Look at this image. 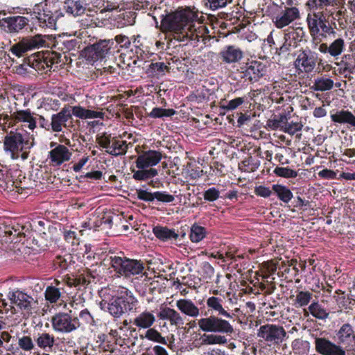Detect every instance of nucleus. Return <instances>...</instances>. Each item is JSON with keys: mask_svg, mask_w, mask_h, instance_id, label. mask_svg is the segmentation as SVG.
I'll return each instance as SVG.
<instances>
[{"mask_svg": "<svg viewBox=\"0 0 355 355\" xmlns=\"http://www.w3.org/2000/svg\"><path fill=\"white\" fill-rule=\"evenodd\" d=\"M198 15L190 10L177 11L164 17L161 21L164 31L173 33L175 40H198L207 28L197 19Z\"/></svg>", "mask_w": 355, "mask_h": 355, "instance_id": "f257e3e1", "label": "nucleus"}, {"mask_svg": "<svg viewBox=\"0 0 355 355\" xmlns=\"http://www.w3.org/2000/svg\"><path fill=\"white\" fill-rule=\"evenodd\" d=\"M33 135L26 130L10 131L4 138L3 148L6 152L10 153L12 159L21 158L26 159L30 149L34 146Z\"/></svg>", "mask_w": 355, "mask_h": 355, "instance_id": "f03ea898", "label": "nucleus"}, {"mask_svg": "<svg viewBox=\"0 0 355 355\" xmlns=\"http://www.w3.org/2000/svg\"><path fill=\"white\" fill-rule=\"evenodd\" d=\"M139 304L138 300L130 291L125 289L119 296L112 297L109 302H101V307L115 318H119L127 312H136Z\"/></svg>", "mask_w": 355, "mask_h": 355, "instance_id": "7ed1b4c3", "label": "nucleus"}, {"mask_svg": "<svg viewBox=\"0 0 355 355\" xmlns=\"http://www.w3.org/2000/svg\"><path fill=\"white\" fill-rule=\"evenodd\" d=\"M60 15L55 5L46 1L36 4L31 12L33 18L38 20L40 26L50 28H55L56 21Z\"/></svg>", "mask_w": 355, "mask_h": 355, "instance_id": "20e7f679", "label": "nucleus"}, {"mask_svg": "<svg viewBox=\"0 0 355 355\" xmlns=\"http://www.w3.org/2000/svg\"><path fill=\"white\" fill-rule=\"evenodd\" d=\"M198 325L205 332L223 334L228 336L234 332V327L229 321L214 315L198 320Z\"/></svg>", "mask_w": 355, "mask_h": 355, "instance_id": "39448f33", "label": "nucleus"}, {"mask_svg": "<svg viewBox=\"0 0 355 355\" xmlns=\"http://www.w3.org/2000/svg\"><path fill=\"white\" fill-rule=\"evenodd\" d=\"M290 112H288V114L279 112L277 114L273 113L267 120L266 127L271 130L279 129L290 135L295 134L302 129V125L301 123L291 120V117L288 116Z\"/></svg>", "mask_w": 355, "mask_h": 355, "instance_id": "423d86ee", "label": "nucleus"}, {"mask_svg": "<svg viewBox=\"0 0 355 355\" xmlns=\"http://www.w3.org/2000/svg\"><path fill=\"white\" fill-rule=\"evenodd\" d=\"M53 329L58 332L68 334L77 330L82 325L78 317L68 313L60 312L51 318Z\"/></svg>", "mask_w": 355, "mask_h": 355, "instance_id": "0eeeda50", "label": "nucleus"}, {"mask_svg": "<svg viewBox=\"0 0 355 355\" xmlns=\"http://www.w3.org/2000/svg\"><path fill=\"white\" fill-rule=\"evenodd\" d=\"M33 112H13L12 114L8 115L3 113L0 114V126L3 130L12 126L14 124L21 122L23 127H27L30 130H33L36 126V118Z\"/></svg>", "mask_w": 355, "mask_h": 355, "instance_id": "6e6552de", "label": "nucleus"}, {"mask_svg": "<svg viewBox=\"0 0 355 355\" xmlns=\"http://www.w3.org/2000/svg\"><path fill=\"white\" fill-rule=\"evenodd\" d=\"M114 44L113 40H100L85 49V57L87 60L93 62L103 60L111 53V49Z\"/></svg>", "mask_w": 355, "mask_h": 355, "instance_id": "1a4fd4ad", "label": "nucleus"}, {"mask_svg": "<svg viewBox=\"0 0 355 355\" xmlns=\"http://www.w3.org/2000/svg\"><path fill=\"white\" fill-rule=\"evenodd\" d=\"M257 336L272 344L282 343L287 334L282 326L267 324L259 327Z\"/></svg>", "mask_w": 355, "mask_h": 355, "instance_id": "9d476101", "label": "nucleus"}, {"mask_svg": "<svg viewBox=\"0 0 355 355\" xmlns=\"http://www.w3.org/2000/svg\"><path fill=\"white\" fill-rule=\"evenodd\" d=\"M46 40L41 35L23 38L20 42L10 48L11 52L17 57L22 56L28 51L39 49L45 45Z\"/></svg>", "mask_w": 355, "mask_h": 355, "instance_id": "9b49d317", "label": "nucleus"}, {"mask_svg": "<svg viewBox=\"0 0 355 355\" xmlns=\"http://www.w3.org/2000/svg\"><path fill=\"white\" fill-rule=\"evenodd\" d=\"M30 233L29 227L24 225L16 220L11 221L6 227L4 231L5 236L8 238V241L15 243L21 242L22 239L28 236Z\"/></svg>", "mask_w": 355, "mask_h": 355, "instance_id": "f8f14e48", "label": "nucleus"}, {"mask_svg": "<svg viewBox=\"0 0 355 355\" xmlns=\"http://www.w3.org/2000/svg\"><path fill=\"white\" fill-rule=\"evenodd\" d=\"M315 351L321 355H346L344 349L327 338H315Z\"/></svg>", "mask_w": 355, "mask_h": 355, "instance_id": "ddd939ff", "label": "nucleus"}, {"mask_svg": "<svg viewBox=\"0 0 355 355\" xmlns=\"http://www.w3.org/2000/svg\"><path fill=\"white\" fill-rule=\"evenodd\" d=\"M300 17V11L296 7L286 8L273 18L277 28H283Z\"/></svg>", "mask_w": 355, "mask_h": 355, "instance_id": "4468645a", "label": "nucleus"}, {"mask_svg": "<svg viewBox=\"0 0 355 355\" xmlns=\"http://www.w3.org/2000/svg\"><path fill=\"white\" fill-rule=\"evenodd\" d=\"M162 158V155L159 151L146 150L137 157L135 162L136 166L139 169L152 168V166L157 165Z\"/></svg>", "mask_w": 355, "mask_h": 355, "instance_id": "2eb2a0df", "label": "nucleus"}, {"mask_svg": "<svg viewBox=\"0 0 355 355\" xmlns=\"http://www.w3.org/2000/svg\"><path fill=\"white\" fill-rule=\"evenodd\" d=\"M8 296L11 303L17 305L21 310L27 313L31 311L33 298L31 296L19 290L10 291Z\"/></svg>", "mask_w": 355, "mask_h": 355, "instance_id": "dca6fc26", "label": "nucleus"}, {"mask_svg": "<svg viewBox=\"0 0 355 355\" xmlns=\"http://www.w3.org/2000/svg\"><path fill=\"white\" fill-rule=\"evenodd\" d=\"M318 50L322 53H329L331 57L337 59L345 51V42L343 38L339 37L329 45L327 43L320 44Z\"/></svg>", "mask_w": 355, "mask_h": 355, "instance_id": "f3484780", "label": "nucleus"}, {"mask_svg": "<svg viewBox=\"0 0 355 355\" xmlns=\"http://www.w3.org/2000/svg\"><path fill=\"white\" fill-rule=\"evenodd\" d=\"M336 336L340 344L346 347H355V331L350 324L345 323L343 324Z\"/></svg>", "mask_w": 355, "mask_h": 355, "instance_id": "a211bd4d", "label": "nucleus"}, {"mask_svg": "<svg viewBox=\"0 0 355 355\" xmlns=\"http://www.w3.org/2000/svg\"><path fill=\"white\" fill-rule=\"evenodd\" d=\"M71 153L67 147L59 144L49 152V158L54 166H60L63 162L70 159Z\"/></svg>", "mask_w": 355, "mask_h": 355, "instance_id": "6ab92c4d", "label": "nucleus"}, {"mask_svg": "<svg viewBox=\"0 0 355 355\" xmlns=\"http://www.w3.org/2000/svg\"><path fill=\"white\" fill-rule=\"evenodd\" d=\"M317 58L311 51H303L297 56L295 61L297 66L303 68L306 73L311 72L316 64Z\"/></svg>", "mask_w": 355, "mask_h": 355, "instance_id": "aec40b11", "label": "nucleus"}, {"mask_svg": "<svg viewBox=\"0 0 355 355\" xmlns=\"http://www.w3.org/2000/svg\"><path fill=\"white\" fill-rule=\"evenodd\" d=\"M155 316L153 311L145 310L136 315L132 323L139 329H148L155 322Z\"/></svg>", "mask_w": 355, "mask_h": 355, "instance_id": "412c9836", "label": "nucleus"}, {"mask_svg": "<svg viewBox=\"0 0 355 355\" xmlns=\"http://www.w3.org/2000/svg\"><path fill=\"white\" fill-rule=\"evenodd\" d=\"M28 19L23 16L9 17L2 20L3 26L10 33L19 32L28 24Z\"/></svg>", "mask_w": 355, "mask_h": 355, "instance_id": "4be33fe9", "label": "nucleus"}, {"mask_svg": "<svg viewBox=\"0 0 355 355\" xmlns=\"http://www.w3.org/2000/svg\"><path fill=\"white\" fill-rule=\"evenodd\" d=\"M178 309L183 314L191 318H197L200 315V309L189 299H180L176 302Z\"/></svg>", "mask_w": 355, "mask_h": 355, "instance_id": "5701e85b", "label": "nucleus"}, {"mask_svg": "<svg viewBox=\"0 0 355 355\" xmlns=\"http://www.w3.org/2000/svg\"><path fill=\"white\" fill-rule=\"evenodd\" d=\"M304 35L302 28H298L295 30L285 34V42L281 46L282 51H288L291 47L295 48L297 46L298 42H300Z\"/></svg>", "mask_w": 355, "mask_h": 355, "instance_id": "b1692460", "label": "nucleus"}, {"mask_svg": "<svg viewBox=\"0 0 355 355\" xmlns=\"http://www.w3.org/2000/svg\"><path fill=\"white\" fill-rule=\"evenodd\" d=\"M157 317L160 320H168L171 325L178 326L184 324V320L180 314L175 309L169 307L161 309Z\"/></svg>", "mask_w": 355, "mask_h": 355, "instance_id": "393cba45", "label": "nucleus"}, {"mask_svg": "<svg viewBox=\"0 0 355 355\" xmlns=\"http://www.w3.org/2000/svg\"><path fill=\"white\" fill-rule=\"evenodd\" d=\"M223 302L224 299L223 297L215 296L209 297L206 301L209 311L218 313V315L227 318H232V315L223 308Z\"/></svg>", "mask_w": 355, "mask_h": 355, "instance_id": "a878e982", "label": "nucleus"}, {"mask_svg": "<svg viewBox=\"0 0 355 355\" xmlns=\"http://www.w3.org/2000/svg\"><path fill=\"white\" fill-rule=\"evenodd\" d=\"M36 345L45 352H50L55 345V339L53 335L46 332L40 333L35 338Z\"/></svg>", "mask_w": 355, "mask_h": 355, "instance_id": "bb28decb", "label": "nucleus"}, {"mask_svg": "<svg viewBox=\"0 0 355 355\" xmlns=\"http://www.w3.org/2000/svg\"><path fill=\"white\" fill-rule=\"evenodd\" d=\"M153 233L160 241L166 242L171 240H177L179 234L174 229H169L167 227L157 225L153 228Z\"/></svg>", "mask_w": 355, "mask_h": 355, "instance_id": "cd10ccee", "label": "nucleus"}, {"mask_svg": "<svg viewBox=\"0 0 355 355\" xmlns=\"http://www.w3.org/2000/svg\"><path fill=\"white\" fill-rule=\"evenodd\" d=\"M197 345H225L227 343V339L225 336L218 334H204L199 339H196Z\"/></svg>", "mask_w": 355, "mask_h": 355, "instance_id": "c85d7f7f", "label": "nucleus"}, {"mask_svg": "<svg viewBox=\"0 0 355 355\" xmlns=\"http://www.w3.org/2000/svg\"><path fill=\"white\" fill-rule=\"evenodd\" d=\"M224 62L227 63L236 62L243 57L242 51L234 46H228L220 52Z\"/></svg>", "mask_w": 355, "mask_h": 355, "instance_id": "c756f323", "label": "nucleus"}, {"mask_svg": "<svg viewBox=\"0 0 355 355\" xmlns=\"http://www.w3.org/2000/svg\"><path fill=\"white\" fill-rule=\"evenodd\" d=\"M107 260L113 270L118 274L125 276L126 272L128 258L125 257H119L116 255H111Z\"/></svg>", "mask_w": 355, "mask_h": 355, "instance_id": "7c9ffc66", "label": "nucleus"}, {"mask_svg": "<svg viewBox=\"0 0 355 355\" xmlns=\"http://www.w3.org/2000/svg\"><path fill=\"white\" fill-rule=\"evenodd\" d=\"M334 86V81L326 76H322L316 78L311 88L314 91L326 92L333 89Z\"/></svg>", "mask_w": 355, "mask_h": 355, "instance_id": "2f4dec72", "label": "nucleus"}, {"mask_svg": "<svg viewBox=\"0 0 355 355\" xmlns=\"http://www.w3.org/2000/svg\"><path fill=\"white\" fill-rule=\"evenodd\" d=\"M128 148V144L125 141L120 140L116 137H112L109 150L106 152L113 156L124 155Z\"/></svg>", "mask_w": 355, "mask_h": 355, "instance_id": "473e14b6", "label": "nucleus"}, {"mask_svg": "<svg viewBox=\"0 0 355 355\" xmlns=\"http://www.w3.org/2000/svg\"><path fill=\"white\" fill-rule=\"evenodd\" d=\"M71 115L70 112H58L51 117V128L54 132H60L62 130V125L64 124Z\"/></svg>", "mask_w": 355, "mask_h": 355, "instance_id": "72a5a7b5", "label": "nucleus"}, {"mask_svg": "<svg viewBox=\"0 0 355 355\" xmlns=\"http://www.w3.org/2000/svg\"><path fill=\"white\" fill-rule=\"evenodd\" d=\"M338 0H307L306 6L311 10H324L327 12L328 6H334L337 4Z\"/></svg>", "mask_w": 355, "mask_h": 355, "instance_id": "f704fd0d", "label": "nucleus"}, {"mask_svg": "<svg viewBox=\"0 0 355 355\" xmlns=\"http://www.w3.org/2000/svg\"><path fill=\"white\" fill-rule=\"evenodd\" d=\"M144 270V264L141 261L128 259L125 277L141 274Z\"/></svg>", "mask_w": 355, "mask_h": 355, "instance_id": "c9c22d12", "label": "nucleus"}, {"mask_svg": "<svg viewBox=\"0 0 355 355\" xmlns=\"http://www.w3.org/2000/svg\"><path fill=\"white\" fill-rule=\"evenodd\" d=\"M272 189L279 200L288 203L293 197L291 191L286 186L282 184H273Z\"/></svg>", "mask_w": 355, "mask_h": 355, "instance_id": "e433bc0d", "label": "nucleus"}, {"mask_svg": "<svg viewBox=\"0 0 355 355\" xmlns=\"http://www.w3.org/2000/svg\"><path fill=\"white\" fill-rule=\"evenodd\" d=\"M263 66L258 62H252L245 70V76H248L251 80H257L263 76Z\"/></svg>", "mask_w": 355, "mask_h": 355, "instance_id": "4c0bfd02", "label": "nucleus"}, {"mask_svg": "<svg viewBox=\"0 0 355 355\" xmlns=\"http://www.w3.org/2000/svg\"><path fill=\"white\" fill-rule=\"evenodd\" d=\"M331 118L335 123H347L355 127V116L352 112H335Z\"/></svg>", "mask_w": 355, "mask_h": 355, "instance_id": "58836bf2", "label": "nucleus"}, {"mask_svg": "<svg viewBox=\"0 0 355 355\" xmlns=\"http://www.w3.org/2000/svg\"><path fill=\"white\" fill-rule=\"evenodd\" d=\"M64 8L67 12L73 16L81 15L84 13L85 8L80 1L68 0L65 2Z\"/></svg>", "mask_w": 355, "mask_h": 355, "instance_id": "ea45409f", "label": "nucleus"}, {"mask_svg": "<svg viewBox=\"0 0 355 355\" xmlns=\"http://www.w3.org/2000/svg\"><path fill=\"white\" fill-rule=\"evenodd\" d=\"M207 234L206 229L198 225L197 223H194L190 230L189 237L191 241L193 243H198L201 241Z\"/></svg>", "mask_w": 355, "mask_h": 355, "instance_id": "a19ab883", "label": "nucleus"}, {"mask_svg": "<svg viewBox=\"0 0 355 355\" xmlns=\"http://www.w3.org/2000/svg\"><path fill=\"white\" fill-rule=\"evenodd\" d=\"M133 178L136 180L143 181L147 180L155 177L158 174L157 169L153 168H146L138 171H133Z\"/></svg>", "mask_w": 355, "mask_h": 355, "instance_id": "79ce46f5", "label": "nucleus"}, {"mask_svg": "<svg viewBox=\"0 0 355 355\" xmlns=\"http://www.w3.org/2000/svg\"><path fill=\"white\" fill-rule=\"evenodd\" d=\"M98 273L96 270H92L91 269L87 268L84 273L80 275L78 277L76 278L73 283L74 286L79 285H87L90 283L89 278L95 279L98 276Z\"/></svg>", "mask_w": 355, "mask_h": 355, "instance_id": "37998d69", "label": "nucleus"}, {"mask_svg": "<svg viewBox=\"0 0 355 355\" xmlns=\"http://www.w3.org/2000/svg\"><path fill=\"white\" fill-rule=\"evenodd\" d=\"M309 311L313 317L320 320L326 319L329 315V313L316 302H312L309 305Z\"/></svg>", "mask_w": 355, "mask_h": 355, "instance_id": "c03bdc74", "label": "nucleus"}, {"mask_svg": "<svg viewBox=\"0 0 355 355\" xmlns=\"http://www.w3.org/2000/svg\"><path fill=\"white\" fill-rule=\"evenodd\" d=\"M313 297V293L309 291H299L295 297V304L297 306H305L309 304Z\"/></svg>", "mask_w": 355, "mask_h": 355, "instance_id": "a18cd8bd", "label": "nucleus"}, {"mask_svg": "<svg viewBox=\"0 0 355 355\" xmlns=\"http://www.w3.org/2000/svg\"><path fill=\"white\" fill-rule=\"evenodd\" d=\"M144 338L150 341L159 343L166 345H167L166 338L163 337L157 330L151 327L147 329L145 333Z\"/></svg>", "mask_w": 355, "mask_h": 355, "instance_id": "49530a36", "label": "nucleus"}, {"mask_svg": "<svg viewBox=\"0 0 355 355\" xmlns=\"http://www.w3.org/2000/svg\"><path fill=\"white\" fill-rule=\"evenodd\" d=\"M45 298L51 303H55L61 296L59 288L54 286H48L45 291Z\"/></svg>", "mask_w": 355, "mask_h": 355, "instance_id": "de8ad7c7", "label": "nucleus"}, {"mask_svg": "<svg viewBox=\"0 0 355 355\" xmlns=\"http://www.w3.org/2000/svg\"><path fill=\"white\" fill-rule=\"evenodd\" d=\"M231 2L232 0H204L205 6L211 10L223 8Z\"/></svg>", "mask_w": 355, "mask_h": 355, "instance_id": "09e8293b", "label": "nucleus"}, {"mask_svg": "<svg viewBox=\"0 0 355 355\" xmlns=\"http://www.w3.org/2000/svg\"><path fill=\"white\" fill-rule=\"evenodd\" d=\"M274 173L279 177L286 178H293L297 175V172L289 168L284 167H276L274 170Z\"/></svg>", "mask_w": 355, "mask_h": 355, "instance_id": "8fccbe9b", "label": "nucleus"}, {"mask_svg": "<svg viewBox=\"0 0 355 355\" xmlns=\"http://www.w3.org/2000/svg\"><path fill=\"white\" fill-rule=\"evenodd\" d=\"M78 318L79 320H81L83 323L89 326L96 325L95 320L87 309H85L80 311Z\"/></svg>", "mask_w": 355, "mask_h": 355, "instance_id": "3c124183", "label": "nucleus"}, {"mask_svg": "<svg viewBox=\"0 0 355 355\" xmlns=\"http://www.w3.org/2000/svg\"><path fill=\"white\" fill-rule=\"evenodd\" d=\"M19 347L24 351H31L34 349L35 345L30 336H23L18 340Z\"/></svg>", "mask_w": 355, "mask_h": 355, "instance_id": "603ef678", "label": "nucleus"}, {"mask_svg": "<svg viewBox=\"0 0 355 355\" xmlns=\"http://www.w3.org/2000/svg\"><path fill=\"white\" fill-rule=\"evenodd\" d=\"M46 61V67L50 69L53 64L60 62V55L55 52H49L43 55Z\"/></svg>", "mask_w": 355, "mask_h": 355, "instance_id": "864d4df0", "label": "nucleus"}, {"mask_svg": "<svg viewBox=\"0 0 355 355\" xmlns=\"http://www.w3.org/2000/svg\"><path fill=\"white\" fill-rule=\"evenodd\" d=\"M244 103V98H236L233 100L230 101L228 103H221L220 107L223 109L234 110L236 109L239 105Z\"/></svg>", "mask_w": 355, "mask_h": 355, "instance_id": "5fc2aeb1", "label": "nucleus"}, {"mask_svg": "<svg viewBox=\"0 0 355 355\" xmlns=\"http://www.w3.org/2000/svg\"><path fill=\"white\" fill-rule=\"evenodd\" d=\"M11 182V176L6 169H0V188L8 189V184Z\"/></svg>", "mask_w": 355, "mask_h": 355, "instance_id": "6e6d98bb", "label": "nucleus"}, {"mask_svg": "<svg viewBox=\"0 0 355 355\" xmlns=\"http://www.w3.org/2000/svg\"><path fill=\"white\" fill-rule=\"evenodd\" d=\"M220 192L215 187H211L206 190L204 193V199L207 201H215L219 198Z\"/></svg>", "mask_w": 355, "mask_h": 355, "instance_id": "4d7b16f0", "label": "nucleus"}, {"mask_svg": "<svg viewBox=\"0 0 355 355\" xmlns=\"http://www.w3.org/2000/svg\"><path fill=\"white\" fill-rule=\"evenodd\" d=\"M155 192L151 193L144 189L137 190V198L146 202H153L155 200Z\"/></svg>", "mask_w": 355, "mask_h": 355, "instance_id": "13d9d810", "label": "nucleus"}, {"mask_svg": "<svg viewBox=\"0 0 355 355\" xmlns=\"http://www.w3.org/2000/svg\"><path fill=\"white\" fill-rule=\"evenodd\" d=\"M150 69L156 73L157 76H163L166 71H168L169 67L164 62H155L150 64Z\"/></svg>", "mask_w": 355, "mask_h": 355, "instance_id": "bf43d9fd", "label": "nucleus"}, {"mask_svg": "<svg viewBox=\"0 0 355 355\" xmlns=\"http://www.w3.org/2000/svg\"><path fill=\"white\" fill-rule=\"evenodd\" d=\"M155 199L162 202H171L175 198L173 195L168 194L166 191H155Z\"/></svg>", "mask_w": 355, "mask_h": 355, "instance_id": "052dcab7", "label": "nucleus"}, {"mask_svg": "<svg viewBox=\"0 0 355 355\" xmlns=\"http://www.w3.org/2000/svg\"><path fill=\"white\" fill-rule=\"evenodd\" d=\"M307 23L311 35H315L319 33V24L317 19L311 18V14L307 16Z\"/></svg>", "mask_w": 355, "mask_h": 355, "instance_id": "680f3d73", "label": "nucleus"}, {"mask_svg": "<svg viewBox=\"0 0 355 355\" xmlns=\"http://www.w3.org/2000/svg\"><path fill=\"white\" fill-rule=\"evenodd\" d=\"M105 112H72V114L80 119L103 118Z\"/></svg>", "mask_w": 355, "mask_h": 355, "instance_id": "e2e57ef3", "label": "nucleus"}, {"mask_svg": "<svg viewBox=\"0 0 355 355\" xmlns=\"http://www.w3.org/2000/svg\"><path fill=\"white\" fill-rule=\"evenodd\" d=\"M147 355H168L166 349L160 345H155L146 350Z\"/></svg>", "mask_w": 355, "mask_h": 355, "instance_id": "0e129e2a", "label": "nucleus"}, {"mask_svg": "<svg viewBox=\"0 0 355 355\" xmlns=\"http://www.w3.org/2000/svg\"><path fill=\"white\" fill-rule=\"evenodd\" d=\"M46 61L42 57V58L39 59H33L31 62V67L33 68L35 71H42L45 69H49V67H46Z\"/></svg>", "mask_w": 355, "mask_h": 355, "instance_id": "69168bd1", "label": "nucleus"}, {"mask_svg": "<svg viewBox=\"0 0 355 355\" xmlns=\"http://www.w3.org/2000/svg\"><path fill=\"white\" fill-rule=\"evenodd\" d=\"M53 264L55 269L60 268L62 270H66L69 266L67 261L61 256H57Z\"/></svg>", "mask_w": 355, "mask_h": 355, "instance_id": "338daca9", "label": "nucleus"}, {"mask_svg": "<svg viewBox=\"0 0 355 355\" xmlns=\"http://www.w3.org/2000/svg\"><path fill=\"white\" fill-rule=\"evenodd\" d=\"M321 29L322 31V35L326 36V35H336V31L334 29L327 23L326 19H324L322 22L319 24V29Z\"/></svg>", "mask_w": 355, "mask_h": 355, "instance_id": "774afa93", "label": "nucleus"}]
</instances>
